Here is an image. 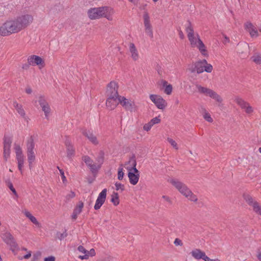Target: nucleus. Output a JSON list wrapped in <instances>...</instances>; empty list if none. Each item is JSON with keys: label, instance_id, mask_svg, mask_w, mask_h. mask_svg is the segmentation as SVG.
<instances>
[{"label": "nucleus", "instance_id": "nucleus-56", "mask_svg": "<svg viewBox=\"0 0 261 261\" xmlns=\"http://www.w3.org/2000/svg\"><path fill=\"white\" fill-rule=\"evenodd\" d=\"M86 254H87L88 255H89V257L90 256H94L95 255V250L93 248L91 249L90 251H88L87 250V253H86Z\"/></svg>", "mask_w": 261, "mask_h": 261}, {"label": "nucleus", "instance_id": "nucleus-42", "mask_svg": "<svg viewBox=\"0 0 261 261\" xmlns=\"http://www.w3.org/2000/svg\"><path fill=\"white\" fill-rule=\"evenodd\" d=\"M127 170H128V172L129 171L132 172L137 175H140L139 171L137 169L136 166L135 167H127Z\"/></svg>", "mask_w": 261, "mask_h": 261}, {"label": "nucleus", "instance_id": "nucleus-46", "mask_svg": "<svg viewBox=\"0 0 261 261\" xmlns=\"http://www.w3.org/2000/svg\"><path fill=\"white\" fill-rule=\"evenodd\" d=\"M213 70V66L211 64H208L205 66H204V71L206 72L210 73Z\"/></svg>", "mask_w": 261, "mask_h": 261}, {"label": "nucleus", "instance_id": "nucleus-1", "mask_svg": "<svg viewBox=\"0 0 261 261\" xmlns=\"http://www.w3.org/2000/svg\"><path fill=\"white\" fill-rule=\"evenodd\" d=\"M170 183L184 196L189 200L193 202H197L198 199L187 185L176 179H171Z\"/></svg>", "mask_w": 261, "mask_h": 261}, {"label": "nucleus", "instance_id": "nucleus-27", "mask_svg": "<svg viewBox=\"0 0 261 261\" xmlns=\"http://www.w3.org/2000/svg\"><path fill=\"white\" fill-rule=\"evenodd\" d=\"M236 103L243 109H244L249 103L245 101L242 98L236 97L234 99Z\"/></svg>", "mask_w": 261, "mask_h": 261}, {"label": "nucleus", "instance_id": "nucleus-14", "mask_svg": "<svg viewBox=\"0 0 261 261\" xmlns=\"http://www.w3.org/2000/svg\"><path fill=\"white\" fill-rule=\"evenodd\" d=\"M119 103L127 111L132 112L134 109V103L129 101L124 96L119 97L118 98Z\"/></svg>", "mask_w": 261, "mask_h": 261}, {"label": "nucleus", "instance_id": "nucleus-59", "mask_svg": "<svg viewBox=\"0 0 261 261\" xmlns=\"http://www.w3.org/2000/svg\"><path fill=\"white\" fill-rule=\"evenodd\" d=\"M77 250L82 253H84V254H86L87 253V250L82 245H80L78 247Z\"/></svg>", "mask_w": 261, "mask_h": 261}, {"label": "nucleus", "instance_id": "nucleus-5", "mask_svg": "<svg viewBox=\"0 0 261 261\" xmlns=\"http://www.w3.org/2000/svg\"><path fill=\"white\" fill-rule=\"evenodd\" d=\"M188 24L186 27V31L188 33L187 36L192 47L196 46L197 42V37H195L194 30L190 20L187 21Z\"/></svg>", "mask_w": 261, "mask_h": 261}, {"label": "nucleus", "instance_id": "nucleus-23", "mask_svg": "<svg viewBox=\"0 0 261 261\" xmlns=\"http://www.w3.org/2000/svg\"><path fill=\"white\" fill-rule=\"evenodd\" d=\"M27 152H34V148L35 147V143L33 137L32 136L28 139L27 144Z\"/></svg>", "mask_w": 261, "mask_h": 261}, {"label": "nucleus", "instance_id": "nucleus-8", "mask_svg": "<svg viewBox=\"0 0 261 261\" xmlns=\"http://www.w3.org/2000/svg\"><path fill=\"white\" fill-rule=\"evenodd\" d=\"M12 142V140L11 137L5 136L4 138V157L6 161L10 156Z\"/></svg>", "mask_w": 261, "mask_h": 261}, {"label": "nucleus", "instance_id": "nucleus-64", "mask_svg": "<svg viewBox=\"0 0 261 261\" xmlns=\"http://www.w3.org/2000/svg\"><path fill=\"white\" fill-rule=\"evenodd\" d=\"M162 198L164 199H165L166 201H167L169 203L172 204V201L171 200L170 198L168 196H165V195H163L162 196Z\"/></svg>", "mask_w": 261, "mask_h": 261}, {"label": "nucleus", "instance_id": "nucleus-9", "mask_svg": "<svg viewBox=\"0 0 261 261\" xmlns=\"http://www.w3.org/2000/svg\"><path fill=\"white\" fill-rule=\"evenodd\" d=\"M33 17L30 15H24L18 17L16 20L22 30L27 27L33 21Z\"/></svg>", "mask_w": 261, "mask_h": 261}, {"label": "nucleus", "instance_id": "nucleus-43", "mask_svg": "<svg viewBox=\"0 0 261 261\" xmlns=\"http://www.w3.org/2000/svg\"><path fill=\"white\" fill-rule=\"evenodd\" d=\"M57 236L58 238L60 240H62L64 238H66L67 236V233L66 232V230H65V231L63 233H61L60 232H57Z\"/></svg>", "mask_w": 261, "mask_h": 261}, {"label": "nucleus", "instance_id": "nucleus-41", "mask_svg": "<svg viewBox=\"0 0 261 261\" xmlns=\"http://www.w3.org/2000/svg\"><path fill=\"white\" fill-rule=\"evenodd\" d=\"M83 160L88 167L93 163V161L88 155L84 156L83 157Z\"/></svg>", "mask_w": 261, "mask_h": 261}, {"label": "nucleus", "instance_id": "nucleus-25", "mask_svg": "<svg viewBox=\"0 0 261 261\" xmlns=\"http://www.w3.org/2000/svg\"><path fill=\"white\" fill-rule=\"evenodd\" d=\"M161 83L163 87H165L164 92L167 95H170L172 91V86L171 85H167L168 83L165 80H162Z\"/></svg>", "mask_w": 261, "mask_h": 261}, {"label": "nucleus", "instance_id": "nucleus-37", "mask_svg": "<svg viewBox=\"0 0 261 261\" xmlns=\"http://www.w3.org/2000/svg\"><path fill=\"white\" fill-rule=\"evenodd\" d=\"M15 150L16 152V158L20 157H23L21 149L19 145L15 144Z\"/></svg>", "mask_w": 261, "mask_h": 261}, {"label": "nucleus", "instance_id": "nucleus-55", "mask_svg": "<svg viewBox=\"0 0 261 261\" xmlns=\"http://www.w3.org/2000/svg\"><path fill=\"white\" fill-rule=\"evenodd\" d=\"M152 125L150 124V123L149 122L148 123H147L145 124L144 125V126H143V129H144L145 130H146V131L148 132V131H149V130L151 129V127H152Z\"/></svg>", "mask_w": 261, "mask_h": 261}, {"label": "nucleus", "instance_id": "nucleus-35", "mask_svg": "<svg viewBox=\"0 0 261 261\" xmlns=\"http://www.w3.org/2000/svg\"><path fill=\"white\" fill-rule=\"evenodd\" d=\"M91 171L93 174H95L97 172L98 170L100 168L101 165H96V164H93V163L89 166Z\"/></svg>", "mask_w": 261, "mask_h": 261}, {"label": "nucleus", "instance_id": "nucleus-3", "mask_svg": "<svg viewBox=\"0 0 261 261\" xmlns=\"http://www.w3.org/2000/svg\"><path fill=\"white\" fill-rule=\"evenodd\" d=\"M196 88L199 93L203 94L206 96H209L212 98L216 100L218 102H221L222 99L221 96L213 90L196 84Z\"/></svg>", "mask_w": 261, "mask_h": 261}, {"label": "nucleus", "instance_id": "nucleus-20", "mask_svg": "<svg viewBox=\"0 0 261 261\" xmlns=\"http://www.w3.org/2000/svg\"><path fill=\"white\" fill-rule=\"evenodd\" d=\"M191 253L192 256L196 259H202L203 260L206 256L205 252L202 251L199 249H195L193 250Z\"/></svg>", "mask_w": 261, "mask_h": 261}, {"label": "nucleus", "instance_id": "nucleus-36", "mask_svg": "<svg viewBox=\"0 0 261 261\" xmlns=\"http://www.w3.org/2000/svg\"><path fill=\"white\" fill-rule=\"evenodd\" d=\"M18 162V168L19 170L22 173V167L23 166L24 157H20L16 158Z\"/></svg>", "mask_w": 261, "mask_h": 261}, {"label": "nucleus", "instance_id": "nucleus-2", "mask_svg": "<svg viewBox=\"0 0 261 261\" xmlns=\"http://www.w3.org/2000/svg\"><path fill=\"white\" fill-rule=\"evenodd\" d=\"M110 10H111V8L108 7L91 8L88 11V16L91 19H96L101 17H105L108 20H110L111 19V16L108 14V12Z\"/></svg>", "mask_w": 261, "mask_h": 261}, {"label": "nucleus", "instance_id": "nucleus-4", "mask_svg": "<svg viewBox=\"0 0 261 261\" xmlns=\"http://www.w3.org/2000/svg\"><path fill=\"white\" fill-rule=\"evenodd\" d=\"M118 86L117 83L114 81L111 82L107 86L106 91L107 97H119L120 96L118 93Z\"/></svg>", "mask_w": 261, "mask_h": 261}, {"label": "nucleus", "instance_id": "nucleus-10", "mask_svg": "<svg viewBox=\"0 0 261 261\" xmlns=\"http://www.w3.org/2000/svg\"><path fill=\"white\" fill-rule=\"evenodd\" d=\"M107 189H104L99 194L97 199L96 200V203L94 206V208L95 210H99L105 202L107 197Z\"/></svg>", "mask_w": 261, "mask_h": 261}, {"label": "nucleus", "instance_id": "nucleus-11", "mask_svg": "<svg viewBox=\"0 0 261 261\" xmlns=\"http://www.w3.org/2000/svg\"><path fill=\"white\" fill-rule=\"evenodd\" d=\"M27 61L31 66H41L43 67L45 65L44 61L40 57L37 55H31L28 58Z\"/></svg>", "mask_w": 261, "mask_h": 261}, {"label": "nucleus", "instance_id": "nucleus-54", "mask_svg": "<svg viewBox=\"0 0 261 261\" xmlns=\"http://www.w3.org/2000/svg\"><path fill=\"white\" fill-rule=\"evenodd\" d=\"M57 168L59 169L60 174L61 176V178L62 179V181L63 182H65V181L66 180V177L64 175V172L62 169H60V168L58 166Z\"/></svg>", "mask_w": 261, "mask_h": 261}, {"label": "nucleus", "instance_id": "nucleus-12", "mask_svg": "<svg viewBox=\"0 0 261 261\" xmlns=\"http://www.w3.org/2000/svg\"><path fill=\"white\" fill-rule=\"evenodd\" d=\"M6 23L11 34L18 32L21 30L16 19L8 21L6 22Z\"/></svg>", "mask_w": 261, "mask_h": 261}, {"label": "nucleus", "instance_id": "nucleus-60", "mask_svg": "<svg viewBox=\"0 0 261 261\" xmlns=\"http://www.w3.org/2000/svg\"><path fill=\"white\" fill-rule=\"evenodd\" d=\"M174 244L176 246H178V245L181 246L182 245L181 241L178 238L175 239V240H174Z\"/></svg>", "mask_w": 261, "mask_h": 261}, {"label": "nucleus", "instance_id": "nucleus-15", "mask_svg": "<svg viewBox=\"0 0 261 261\" xmlns=\"http://www.w3.org/2000/svg\"><path fill=\"white\" fill-rule=\"evenodd\" d=\"M119 97H107L106 106L110 110H114L119 103L118 98Z\"/></svg>", "mask_w": 261, "mask_h": 261}, {"label": "nucleus", "instance_id": "nucleus-31", "mask_svg": "<svg viewBox=\"0 0 261 261\" xmlns=\"http://www.w3.org/2000/svg\"><path fill=\"white\" fill-rule=\"evenodd\" d=\"M125 165H129V167H135L137 166L136 156L134 154L129 158V161L125 163Z\"/></svg>", "mask_w": 261, "mask_h": 261}, {"label": "nucleus", "instance_id": "nucleus-57", "mask_svg": "<svg viewBox=\"0 0 261 261\" xmlns=\"http://www.w3.org/2000/svg\"><path fill=\"white\" fill-rule=\"evenodd\" d=\"M75 195V194L74 192L71 191L69 194L67 195V196H66V198L67 200H69L70 199L74 197Z\"/></svg>", "mask_w": 261, "mask_h": 261}, {"label": "nucleus", "instance_id": "nucleus-39", "mask_svg": "<svg viewBox=\"0 0 261 261\" xmlns=\"http://www.w3.org/2000/svg\"><path fill=\"white\" fill-rule=\"evenodd\" d=\"M27 156L29 163L32 164L35 159L34 152H27Z\"/></svg>", "mask_w": 261, "mask_h": 261}, {"label": "nucleus", "instance_id": "nucleus-52", "mask_svg": "<svg viewBox=\"0 0 261 261\" xmlns=\"http://www.w3.org/2000/svg\"><path fill=\"white\" fill-rule=\"evenodd\" d=\"M253 211L256 214L261 216V206L259 203L253 209Z\"/></svg>", "mask_w": 261, "mask_h": 261}, {"label": "nucleus", "instance_id": "nucleus-63", "mask_svg": "<svg viewBox=\"0 0 261 261\" xmlns=\"http://www.w3.org/2000/svg\"><path fill=\"white\" fill-rule=\"evenodd\" d=\"M31 256V252L29 251L27 254L22 257H19V259H22V258L28 259Z\"/></svg>", "mask_w": 261, "mask_h": 261}, {"label": "nucleus", "instance_id": "nucleus-58", "mask_svg": "<svg viewBox=\"0 0 261 261\" xmlns=\"http://www.w3.org/2000/svg\"><path fill=\"white\" fill-rule=\"evenodd\" d=\"M145 31L147 35H149L150 38H153V32L151 28L148 29H146Z\"/></svg>", "mask_w": 261, "mask_h": 261}, {"label": "nucleus", "instance_id": "nucleus-49", "mask_svg": "<svg viewBox=\"0 0 261 261\" xmlns=\"http://www.w3.org/2000/svg\"><path fill=\"white\" fill-rule=\"evenodd\" d=\"M167 141L175 149H178L177 143L175 142V141H174L173 139L170 138H167Z\"/></svg>", "mask_w": 261, "mask_h": 261}, {"label": "nucleus", "instance_id": "nucleus-29", "mask_svg": "<svg viewBox=\"0 0 261 261\" xmlns=\"http://www.w3.org/2000/svg\"><path fill=\"white\" fill-rule=\"evenodd\" d=\"M0 34L4 36L11 34L9 30H8V28H7L6 22L0 27Z\"/></svg>", "mask_w": 261, "mask_h": 261}, {"label": "nucleus", "instance_id": "nucleus-62", "mask_svg": "<svg viewBox=\"0 0 261 261\" xmlns=\"http://www.w3.org/2000/svg\"><path fill=\"white\" fill-rule=\"evenodd\" d=\"M55 257L54 256H50L47 257H45L44 261H55Z\"/></svg>", "mask_w": 261, "mask_h": 261}, {"label": "nucleus", "instance_id": "nucleus-13", "mask_svg": "<svg viewBox=\"0 0 261 261\" xmlns=\"http://www.w3.org/2000/svg\"><path fill=\"white\" fill-rule=\"evenodd\" d=\"M65 145L66 148L67 157L69 160H71L72 158L75 155V150L68 137H66Z\"/></svg>", "mask_w": 261, "mask_h": 261}, {"label": "nucleus", "instance_id": "nucleus-16", "mask_svg": "<svg viewBox=\"0 0 261 261\" xmlns=\"http://www.w3.org/2000/svg\"><path fill=\"white\" fill-rule=\"evenodd\" d=\"M244 26L245 29L249 32L251 37H257L258 36L257 30L252 23L250 22H247L245 23Z\"/></svg>", "mask_w": 261, "mask_h": 261}, {"label": "nucleus", "instance_id": "nucleus-44", "mask_svg": "<svg viewBox=\"0 0 261 261\" xmlns=\"http://www.w3.org/2000/svg\"><path fill=\"white\" fill-rule=\"evenodd\" d=\"M124 176V173L123 172V168L119 167L118 171V179L120 180H122Z\"/></svg>", "mask_w": 261, "mask_h": 261}, {"label": "nucleus", "instance_id": "nucleus-28", "mask_svg": "<svg viewBox=\"0 0 261 261\" xmlns=\"http://www.w3.org/2000/svg\"><path fill=\"white\" fill-rule=\"evenodd\" d=\"M24 215L34 224H35L36 225H38V226L39 225V223L38 222V221H37L36 218L34 216H33L29 212L27 211H25Z\"/></svg>", "mask_w": 261, "mask_h": 261}, {"label": "nucleus", "instance_id": "nucleus-21", "mask_svg": "<svg viewBox=\"0 0 261 261\" xmlns=\"http://www.w3.org/2000/svg\"><path fill=\"white\" fill-rule=\"evenodd\" d=\"M128 177L130 183L133 185H136L139 181L140 175H137L132 172H128Z\"/></svg>", "mask_w": 261, "mask_h": 261}, {"label": "nucleus", "instance_id": "nucleus-7", "mask_svg": "<svg viewBox=\"0 0 261 261\" xmlns=\"http://www.w3.org/2000/svg\"><path fill=\"white\" fill-rule=\"evenodd\" d=\"M2 238L4 242L10 246L11 250L14 252L17 247V244L13 236L10 232H6L3 234Z\"/></svg>", "mask_w": 261, "mask_h": 261}, {"label": "nucleus", "instance_id": "nucleus-17", "mask_svg": "<svg viewBox=\"0 0 261 261\" xmlns=\"http://www.w3.org/2000/svg\"><path fill=\"white\" fill-rule=\"evenodd\" d=\"M82 134L93 144L97 145L98 144V141L96 137L90 130H87L86 129L83 130L82 131Z\"/></svg>", "mask_w": 261, "mask_h": 261}, {"label": "nucleus", "instance_id": "nucleus-47", "mask_svg": "<svg viewBox=\"0 0 261 261\" xmlns=\"http://www.w3.org/2000/svg\"><path fill=\"white\" fill-rule=\"evenodd\" d=\"M204 118L209 122H212L213 120L212 118L211 117V115L207 112H205L203 115Z\"/></svg>", "mask_w": 261, "mask_h": 261}, {"label": "nucleus", "instance_id": "nucleus-61", "mask_svg": "<svg viewBox=\"0 0 261 261\" xmlns=\"http://www.w3.org/2000/svg\"><path fill=\"white\" fill-rule=\"evenodd\" d=\"M31 66L29 62L28 61L27 63H24L22 65V68L24 70H28L30 68V66Z\"/></svg>", "mask_w": 261, "mask_h": 261}, {"label": "nucleus", "instance_id": "nucleus-32", "mask_svg": "<svg viewBox=\"0 0 261 261\" xmlns=\"http://www.w3.org/2000/svg\"><path fill=\"white\" fill-rule=\"evenodd\" d=\"M111 202L114 204V205L116 206L119 203V195L116 192H113L112 195V198L111 199Z\"/></svg>", "mask_w": 261, "mask_h": 261}, {"label": "nucleus", "instance_id": "nucleus-40", "mask_svg": "<svg viewBox=\"0 0 261 261\" xmlns=\"http://www.w3.org/2000/svg\"><path fill=\"white\" fill-rule=\"evenodd\" d=\"M84 206V203L82 201H80L79 202L78 205L76 206V207L74 209L75 212H76L78 214H80L82 210V208Z\"/></svg>", "mask_w": 261, "mask_h": 261}, {"label": "nucleus", "instance_id": "nucleus-26", "mask_svg": "<svg viewBox=\"0 0 261 261\" xmlns=\"http://www.w3.org/2000/svg\"><path fill=\"white\" fill-rule=\"evenodd\" d=\"M13 106L17 110L19 114H20L22 117H24L25 115V113L24 110L22 108V106L21 105L18 104L16 101H14Z\"/></svg>", "mask_w": 261, "mask_h": 261}, {"label": "nucleus", "instance_id": "nucleus-34", "mask_svg": "<svg viewBox=\"0 0 261 261\" xmlns=\"http://www.w3.org/2000/svg\"><path fill=\"white\" fill-rule=\"evenodd\" d=\"M41 107L42 108V110L44 113V114H45V118L47 119H48L49 114L50 112V107H49V106L48 103H47L45 105H43V106H42Z\"/></svg>", "mask_w": 261, "mask_h": 261}, {"label": "nucleus", "instance_id": "nucleus-38", "mask_svg": "<svg viewBox=\"0 0 261 261\" xmlns=\"http://www.w3.org/2000/svg\"><path fill=\"white\" fill-rule=\"evenodd\" d=\"M104 152L102 150L100 151L99 152L98 155L96 158V161L99 163V165H101L102 164L104 160Z\"/></svg>", "mask_w": 261, "mask_h": 261}, {"label": "nucleus", "instance_id": "nucleus-50", "mask_svg": "<svg viewBox=\"0 0 261 261\" xmlns=\"http://www.w3.org/2000/svg\"><path fill=\"white\" fill-rule=\"evenodd\" d=\"M144 23L145 24H148L150 23L149 16L147 12H145L143 15Z\"/></svg>", "mask_w": 261, "mask_h": 261}, {"label": "nucleus", "instance_id": "nucleus-30", "mask_svg": "<svg viewBox=\"0 0 261 261\" xmlns=\"http://www.w3.org/2000/svg\"><path fill=\"white\" fill-rule=\"evenodd\" d=\"M251 59L255 64L260 65L261 64V55L258 53H255L253 56L251 57Z\"/></svg>", "mask_w": 261, "mask_h": 261}, {"label": "nucleus", "instance_id": "nucleus-19", "mask_svg": "<svg viewBox=\"0 0 261 261\" xmlns=\"http://www.w3.org/2000/svg\"><path fill=\"white\" fill-rule=\"evenodd\" d=\"M243 197L248 205L252 206L253 209L258 204L251 195L247 193H244L243 195Z\"/></svg>", "mask_w": 261, "mask_h": 261}, {"label": "nucleus", "instance_id": "nucleus-48", "mask_svg": "<svg viewBox=\"0 0 261 261\" xmlns=\"http://www.w3.org/2000/svg\"><path fill=\"white\" fill-rule=\"evenodd\" d=\"M39 103L41 107L43 106V105H46L47 102L45 100L44 97L41 96L39 98Z\"/></svg>", "mask_w": 261, "mask_h": 261}, {"label": "nucleus", "instance_id": "nucleus-22", "mask_svg": "<svg viewBox=\"0 0 261 261\" xmlns=\"http://www.w3.org/2000/svg\"><path fill=\"white\" fill-rule=\"evenodd\" d=\"M196 36H197V45H196V46L198 48L200 53L203 55L205 56L206 55V54H205V52H206V49H205V45L204 44L202 40L200 39L198 34H197Z\"/></svg>", "mask_w": 261, "mask_h": 261}, {"label": "nucleus", "instance_id": "nucleus-51", "mask_svg": "<svg viewBox=\"0 0 261 261\" xmlns=\"http://www.w3.org/2000/svg\"><path fill=\"white\" fill-rule=\"evenodd\" d=\"M116 186V190L118 191L119 189H121V191L124 190V185L121 184V183L116 182L115 184Z\"/></svg>", "mask_w": 261, "mask_h": 261}, {"label": "nucleus", "instance_id": "nucleus-18", "mask_svg": "<svg viewBox=\"0 0 261 261\" xmlns=\"http://www.w3.org/2000/svg\"><path fill=\"white\" fill-rule=\"evenodd\" d=\"M191 73L196 72L198 74L201 73L204 71V66L201 62H196L194 65H192L189 68Z\"/></svg>", "mask_w": 261, "mask_h": 261}, {"label": "nucleus", "instance_id": "nucleus-45", "mask_svg": "<svg viewBox=\"0 0 261 261\" xmlns=\"http://www.w3.org/2000/svg\"><path fill=\"white\" fill-rule=\"evenodd\" d=\"M161 122V119L159 118V117H156L152 118L149 122L153 126L154 124L159 123Z\"/></svg>", "mask_w": 261, "mask_h": 261}, {"label": "nucleus", "instance_id": "nucleus-6", "mask_svg": "<svg viewBox=\"0 0 261 261\" xmlns=\"http://www.w3.org/2000/svg\"><path fill=\"white\" fill-rule=\"evenodd\" d=\"M149 97L150 100L155 105L158 109L163 110L167 106L166 100L161 96L151 94Z\"/></svg>", "mask_w": 261, "mask_h": 261}, {"label": "nucleus", "instance_id": "nucleus-53", "mask_svg": "<svg viewBox=\"0 0 261 261\" xmlns=\"http://www.w3.org/2000/svg\"><path fill=\"white\" fill-rule=\"evenodd\" d=\"M244 109L245 110L246 113L247 114H250L253 111L252 107L250 106L249 103Z\"/></svg>", "mask_w": 261, "mask_h": 261}, {"label": "nucleus", "instance_id": "nucleus-33", "mask_svg": "<svg viewBox=\"0 0 261 261\" xmlns=\"http://www.w3.org/2000/svg\"><path fill=\"white\" fill-rule=\"evenodd\" d=\"M5 182L10 190L12 192V193L16 196V197H18V195L17 194L16 191L14 188L12 183L10 181V179H7L5 180Z\"/></svg>", "mask_w": 261, "mask_h": 261}, {"label": "nucleus", "instance_id": "nucleus-24", "mask_svg": "<svg viewBox=\"0 0 261 261\" xmlns=\"http://www.w3.org/2000/svg\"><path fill=\"white\" fill-rule=\"evenodd\" d=\"M129 51L132 54V57L136 61L138 59V54L137 50L134 43H130L129 46Z\"/></svg>", "mask_w": 261, "mask_h": 261}]
</instances>
